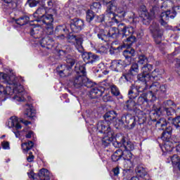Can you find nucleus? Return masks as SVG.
Instances as JSON below:
<instances>
[{"instance_id":"1","label":"nucleus","mask_w":180,"mask_h":180,"mask_svg":"<svg viewBox=\"0 0 180 180\" xmlns=\"http://www.w3.org/2000/svg\"><path fill=\"white\" fill-rule=\"evenodd\" d=\"M8 85L4 86L2 84H0V101H5V98L8 95H13V94H17L13 97V99L18 101V102H25L26 100L25 96H23L22 92H23V86L18 84V78L15 77L12 82H8Z\"/></svg>"},{"instance_id":"2","label":"nucleus","mask_w":180,"mask_h":180,"mask_svg":"<svg viewBox=\"0 0 180 180\" xmlns=\"http://www.w3.org/2000/svg\"><path fill=\"white\" fill-rule=\"evenodd\" d=\"M125 16L124 8L122 6H116V2L108 6V8L105 11V20H108L110 23L119 24L124 19Z\"/></svg>"},{"instance_id":"3","label":"nucleus","mask_w":180,"mask_h":180,"mask_svg":"<svg viewBox=\"0 0 180 180\" xmlns=\"http://www.w3.org/2000/svg\"><path fill=\"white\" fill-rule=\"evenodd\" d=\"M96 129L98 133H102L103 134H105V136L102 139V144L105 147H108L110 143H113L116 141L117 139L119 137H115V132L110 128V127H108L106 122H98L96 124Z\"/></svg>"},{"instance_id":"4","label":"nucleus","mask_w":180,"mask_h":180,"mask_svg":"<svg viewBox=\"0 0 180 180\" xmlns=\"http://www.w3.org/2000/svg\"><path fill=\"white\" fill-rule=\"evenodd\" d=\"M75 72L77 74V76L75 77L70 81V85H72L74 88H81V86H84V84L85 81H86V71L85 70V65L81 62H78L76 63L75 68Z\"/></svg>"},{"instance_id":"5","label":"nucleus","mask_w":180,"mask_h":180,"mask_svg":"<svg viewBox=\"0 0 180 180\" xmlns=\"http://www.w3.org/2000/svg\"><path fill=\"white\" fill-rule=\"evenodd\" d=\"M117 27L122 33L123 37H127L126 40L123 42L122 47H130L134 41H136V37H133L134 33V28L130 25L126 26L123 22H119Z\"/></svg>"},{"instance_id":"6","label":"nucleus","mask_w":180,"mask_h":180,"mask_svg":"<svg viewBox=\"0 0 180 180\" xmlns=\"http://www.w3.org/2000/svg\"><path fill=\"white\" fill-rule=\"evenodd\" d=\"M36 22H42L44 27V33L48 34V36H51L54 33V26H53V22H54V18L52 14L46 13V15H42L39 17V19L35 20Z\"/></svg>"},{"instance_id":"7","label":"nucleus","mask_w":180,"mask_h":180,"mask_svg":"<svg viewBox=\"0 0 180 180\" xmlns=\"http://www.w3.org/2000/svg\"><path fill=\"white\" fill-rule=\"evenodd\" d=\"M66 62L70 66L60 65L56 68V71L60 77H67V75H68L70 70H71L72 67L75 64V59L74 57L69 55L67 56Z\"/></svg>"},{"instance_id":"8","label":"nucleus","mask_w":180,"mask_h":180,"mask_svg":"<svg viewBox=\"0 0 180 180\" xmlns=\"http://www.w3.org/2000/svg\"><path fill=\"white\" fill-rule=\"evenodd\" d=\"M113 146L115 148L123 147L125 151H133V150H134V143L127 140L124 136L117 138L116 141L113 143Z\"/></svg>"},{"instance_id":"9","label":"nucleus","mask_w":180,"mask_h":180,"mask_svg":"<svg viewBox=\"0 0 180 180\" xmlns=\"http://www.w3.org/2000/svg\"><path fill=\"white\" fill-rule=\"evenodd\" d=\"M53 0H42V5L37 8V10L34 13V18L36 20L40 19V16L43 15H47L48 9H51L53 8Z\"/></svg>"},{"instance_id":"10","label":"nucleus","mask_w":180,"mask_h":180,"mask_svg":"<svg viewBox=\"0 0 180 180\" xmlns=\"http://www.w3.org/2000/svg\"><path fill=\"white\" fill-rule=\"evenodd\" d=\"M150 31L153 34V37L156 44H160L162 41V34H164V30L160 29V25L157 22H153L150 27Z\"/></svg>"},{"instance_id":"11","label":"nucleus","mask_w":180,"mask_h":180,"mask_svg":"<svg viewBox=\"0 0 180 180\" xmlns=\"http://www.w3.org/2000/svg\"><path fill=\"white\" fill-rule=\"evenodd\" d=\"M122 158L128 162V168H133L136 165L137 158L130 150H122Z\"/></svg>"},{"instance_id":"12","label":"nucleus","mask_w":180,"mask_h":180,"mask_svg":"<svg viewBox=\"0 0 180 180\" xmlns=\"http://www.w3.org/2000/svg\"><path fill=\"white\" fill-rule=\"evenodd\" d=\"M139 71H140V70L139 69V64L136 63H132L128 72V74L123 75L120 77V81H122V82H129V81H130V75H137V74H139Z\"/></svg>"},{"instance_id":"13","label":"nucleus","mask_w":180,"mask_h":180,"mask_svg":"<svg viewBox=\"0 0 180 180\" xmlns=\"http://www.w3.org/2000/svg\"><path fill=\"white\" fill-rule=\"evenodd\" d=\"M84 20L75 18L70 23V29L74 33H79L82 29H84Z\"/></svg>"},{"instance_id":"14","label":"nucleus","mask_w":180,"mask_h":180,"mask_svg":"<svg viewBox=\"0 0 180 180\" xmlns=\"http://www.w3.org/2000/svg\"><path fill=\"white\" fill-rule=\"evenodd\" d=\"M19 0H3L4 4H3V9L11 13L13 9H16L18 7V1Z\"/></svg>"},{"instance_id":"15","label":"nucleus","mask_w":180,"mask_h":180,"mask_svg":"<svg viewBox=\"0 0 180 180\" xmlns=\"http://www.w3.org/2000/svg\"><path fill=\"white\" fill-rule=\"evenodd\" d=\"M69 43H74L75 48L78 51L82 52L84 50V47L82 46V41L84 39L81 37H75L72 35L68 38Z\"/></svg>"},{"instance_id":"16","label":"nucleus","mask_w":180,"mask_h":180,"mask_svg":"<svg viewBox=\"0 0 180 180\" xmlns=\"http://www.w3.org/2000/svg\"><path fill=\"white\" fill-rule=\"evenodd\" d=\"M121 119L122 122H125L127 124L129 125V127L130 129H134V127H136V124L137 123V121L136 120V117L128 114L126 115H123Z\"/></svg>"},{"instance_id":"17","label":"nucleus","mask_w":180,"mask_h":180,"mask_svg":"<svg viewBox=\"0 0 180 180\" xmlns=\"http://www.w3.org/2000/svg\"><path fill=\"white\" fill-rule=\"evenodd\" d=\"M116 116H117V114L116 113V112L109 111L104 115V116H103L104 120L98 121V122H103L106 123V124L108 125V127H110V126H109V124H110V122H112V120L116 119Z\"/></svg>"},{"instance_id":"18","label":"nucleus","mask_w":180,"mask_h":180,"mask_svg":"<svg viewBox=\"0 0 180 180\" xmlns=\"http://www.w3.org/2000/svg\"><path fill=\"white\" fill-rule=\"evenodd\" d=\"M105 92V87H94L90 91L91 98L95 99L96 98H99Z\"/></svg>"},{"instance_id":"19","label":"nucleus","mask_w":180,"mask_h":180,"mask_svg":"<svg viewBox=\"0 0 180 180\" xmlns=\"http://www.w3.org/2000/svg\"><path fill=\"white\" fill-rule=\"evenodd\" d=\"M172 136V127L167 126L165 129V130L162 132L161 139L163 141H169V139H171Z\"/></svg>"},{"instance_id":"20","label":"nucleus","mask_w":180,"mask_h":180,"mask_svg":"<svg viewBox=\"0 0 180 180\" xmlns=\"http://www.w3.org/2000/svg\"><path fill=\"white\" fill-rule=\"evenodd\" d=\"M42 32L43 30L40 25L30 28V33L34 39H40V37H41Z\"/></svg>"},{"instance_id":"21","label":"nucleus","mask_w":180,"mask_h":180,"mask_svg":"<svg viewBox=\"0 0 180 180\" xmlns=\"http://www.w3.org/2000/svg\"><path fill=\"white\" fill-rule=\"evenodd\" d=\"M141 18L143 21V23L144 22H146V23H150V20L154 19V13L150 12V13L146 10H143L141 14Z\"/></svg>"},{"instance_id":"22","label":"nucleus","mask_w":180,"mask_h":180,"mask_svg":"<svg viewBox=\"0 0 180 180\" xmlns=\"http://www.w3.org/2000/svg\"><path fill=\"white\" fill-rule=\"evenodd\" d=\"M176 16V12L170 11H164L160 15V20H169V19H174Z\"/></svg>"},{"instance_id":"23","label":"nucleus","mask_w":180,"mask_h":180,"mask_svg":"<svg viewBox=\"0 0 180 180\" xmlns=\"http://www.w3.org/2000/svg\"><path fill=\"white\" fill-rule=\"evenodd\" d=\"M110 68L112 71H116L117 72L121 71L123 68V65H122V60H112Z\"/></svg>"},{"instance_id":"24","label":"nucleus","mask_w":180,"mask_h":180,"mask_svg":"<svg viewBox=\"0 0 180 180\" xmlns=\"http://www.w3.org/2000/svg\"><path fill=\"white\" fill-rule=\"evenodd\" d=\"M25 116H26V117H29L30 119L34 117L36 110H34V108H33V105L29 104L25 105Z\"/></svg>"},{"instance_id":"25","label":"nucleus","mask_w":180,"mask_h":180,"mask_svg":"<svg viewBox=\"0 0 180 180\" xmlns=\"http://www.w3.org/2000/svg\"><path fill=\"white\" fill-rule=\"evenodd\" d=\"M165 112L167 116H172L175 113V110L172 108H162L160 107L156 111L157 115H164Z\"/></svg>"},{"instance_id":"26","label":"nucleus","mask_w":180,"mask_h":180,"mask_svg":"<svg viewBox=\"0 0 180 180\" xmlns=\"http://www.w3.org/2000/svg\"><path fill=\"white\" fill-rule=\"evenodd\" d=\"M108 38L112 37V39H117L120 34V30H119V27H111L107 31Z\"/></svg>"},{"instance_id":"27","label":"nucleus","mask_w":180,"mask_h":180,"mask_svg":"<svg viewBox=\"0 0 180 180\" xmlns=\"http://www.w3.org/2000/svg\"><path fill=\"white\" fill-rule=\"evenodd\" d=\"M38 175L40 180H50V178L51 177V174L47 169H41Z\"/></svg>"},{"instance_id":"28","label":"nucleus","mask_w":180,"mask_h":180,"mask_svg":"<svg viewBox=\"0 0 180 180\" xmlns=\"http://www.w3.org/2000/svg\"><path fill=\"white\" fill-rule=\"evenodd\" d=\"M56 33H60V36H58V39H64L65 36L63 33H67L68 32V28L65 25H59L55 30Z\"/></svg>"},{"instance_id":"29","label":"nucleus","mask_w":180,"mask_h":180,"mask_svg":"<svg viewBox=\"0 0 180 180\" xmlns=\"http://www.w3.org/2000/svg\"><path fill=\"white\" fill-rule=\"evenodd\" d=\"M97 37H98L99 40H101V41H108V31L100 30L97 34Z\"/></svg>"},{"instance_id":"30","label":"nucleus","mask_w":180,"mask_h":180,"mask_svg":"<svg viewBox=\"0 0 180 180\" xmlns=\"http://www.w3.org/2000/svg\"><path fill=\"white\" fill-rule=\"evenodd\" d=\"M34 146V143H33V141H29L28 142L22 143L21 147L23 153H27L29 150H32V148H33Z\"/></svg>"},{"instance_id":"31","label":"nucleus","mask_w":180,"mask_h":180,"mask_svg":"<svg viewBox=\"0 0 180 180\" xmlns=\"http://www.w3.org/2000/svg\"><path fill=\"white\" fill-rule=\"evenodd\" d=\"M137 79L141 81V82H150V74H146L141 72L140 74L138 75Z\"/></svg>"},{"instance_id":"32","label":"nucleus","mask_w":180,"mask_h":180,"mask_svg":"<svg viewBox=\"0 0 180 180\" xmlns=\"http://www.w3.org/2000/svg\"><path fill=\"white\" fill-rule=\"evenodd\" d=\"M173 149L174 145L172 144V142L170 141L165 142L164 146H162V150L164 153H171Z\"/></svg>"},{"instance_id":"33","label":"nucleus","mask_w":180,"mask_h":180,"mask_svg":"<svg viewBox=\"0 0 180 180\" xmlns=\"http://www.w3.org/2000/svg\"><path fill=\"white\" fill-rule=\"evenodd\" d=\"M148 89H150V94H156L160 91V83L155 82H153L151 85L148 84Z\"/></svg>"},{"instance_id":"34","label":"nucleus","mask_w":180,"mask_h":180,"mask_svg":"<svg viewBox=\"0 0 180 180\" xmlns=\"http://www.w3.org/2000/svg\"><path fill=\"white\" fill-rule=\"evenodd\" d=\"M153 71V65L146 63L141 68L142 74H150Z\"/></svg>"},{"instance_id":"35","label":"nucleus","mask_w":180,"mask_h":180,"mask_svg":"<svg viewBox=\"0 0 180 180\" xmlns=\"http://www.w3.org/2000/svg\"><path fill=\"white\" fill-rule=\"evenodd\" d=\"M136 172L138 176H140L141 178H143V176H146L147 175V172L146 171V169L143 167L142 166H138L136 168Z\"/></svg>"},{"instance_id":"36","label":"nucleus","mask_w":180,"mask_h":180,"mask_svg":"<svg viewBox=\"0 0 180 180\" xmlns=\"http://www.w3.org/2000/svg\"><path fill=\"white\" fill-rule=\"evenodd\" d=\"M30 20V18L26 15L22 16L15 20V22L17 25H19L20 26H23L24 25H26L27 22Z\"/></svg>"},{"instance_id":"37","label":"nucleus","mask_w":180,"mask_h":180,"mask_svg":"<svg viewBox=\"0 0 180 180\" xmlns=\"http://www.w3.org/2000/svg\"><path fill=\"white\" fill-rule=\"evenodd\" d=\"M122 150L118 149L111 156V159L112 161H114V162H116L117 161H119L120 158H122Z\"/></svg>"},{"instance_id":"38","label":"nucleus","mask_w":180,"mask_h":180,"mask_svg":"<svg viewBox=\"0 0 180 180\" xmlns=\"http://www.w3.org/2000/svg\"><path fill=\"white\" fill-rule=\"evenodd\" d=\"M136 54V51L134 49L128 48L127 50L123 51V56L125 58H131V57H134V55Z\"/></svg>"},{"instance_id":"39","label":"nucleus","mask_w":180,"mask_h":180,"mask_svg":"<svg viewBox=\"0 0 180 180\" xmlns=\"http://www.w3.org/2000/svg\"><path fill=\"white\" fill-rule=\"evenodd\" d=\"M146 89H148V83L144 82L140 86H136V91L138 92V94H141L144 92V91H146Z\"/></svg>"},{"instance_id":"40","label":"nucleus","mask_w":180,"mask_h":180,"mask_svg":"<svg viewBox=\"0 0 180 180\" xmlns=\"http://www.w3.org/2000/svg\"><path fill=\"white\" fill-rule=\"evenodd\" d=\"M148 99H147V94L143 93L141 96L138 98L136 101V105H143L147 102Z\"/></svg>"},{"instance_id":"41","label":"nucleus","mask_w":180,"mask_h":180,"mask_svg":"<svg viewBox=\"0 0 180 180\" xmlns=\"http://www.w3.org/2000/svg\"><path fill=\"white\" fill-rule=\"evenodd\" d=\"M95 15H96L95 13H94L93 10H88L86 11V21L89 22V23H91V21L95 19Z\"/></svg>"},{"instance_id":"42","label":"nucleus","mask_w":180,"mask_h":180,"mask_svg":"<svg viewBox=\"0 0 180 180\" xmlns=\"http://www.w3.org/2000/svg\"><path fill=\"white\" fill-rule=\"evenodd\" d=\"M137 63L141 65H145L146 64H148V59L144 55H139L138 57Z\"/></svg>"},{"instance_id":"43","label":"nucleus","mask_w":180,"mask_h":180,"mask_svg":"<svg viewBox=\"0 0 180 180\" xmlns=\"http://www.w3.org/2000/svg\"><path fill=\"white\" fill-rule=\"evenodd\" d=\"M160 75H161V73H160V69H155L150 75V81L153 82V81Z\"/></svg>"},{"instance_id":"44","label":"nucleus","mask_w":180,"mask_h":180,"mask_svg":"<svg viewBox=\"0 0 180 180\" xmlns=\"http://www.w3.org/2000/svg\"><path fill=\"white\" fill-rule=\"evenodd\" d=\"M170 160L174 168L180 163V158L178 156V155H174L173 156H171Z\"/></svg>"},{"instance_id":"45","label":"nucleus","mask_w":180,"mask_h":180,"mask_svg":"<svg viewBox=\"0 0 180 180\" xmlns=\"http://www.w3.org/2000/svg\"><path fill=\"white\" fill-rule=\"evenodd\" d=\"M95 22H97L98 23H101L102 22H104L105 20H107L108 23H110L109 20H106V15H95L94 17Z\"/></svg>"},{"instance_id":"46","label":"nucleus","mask_w":180,"mask_h":180,"mask_svg":"<svg viewBox=\"0 0 180 180\" xmlns=\"http://www.w3.org/2000/svg\"><path fill=\"white\" fill-rule=\"evenodd\" d=\"M156 126L158 127H161L162 130H164V127L167 126V120L165 118H160L156 123Z\"/></svg>"},{"instance_id":"47","label":"nucleus","mask_w":180,"mask_h":180,"mask_svg":"<svg viewBox=\"0 0 180 180\" xmlns=\"http://www.w3.org/2000/svg\"><path fill=\"white\" fill-rule=\"evenodd\" d=\"M101 8H102V6L99 2H94L91 6V10L94 11V12H99V9H101Z\"/></svg>"},{"instance_id":"48","label":"nucleus","mask_w":180,"mask_h":180,"mask_svg":"<svg viewBox=\"0 0 180 180\" xmlns=\"http://www.w3.org/2000/svg\"><path fill=\"white\" fill-rule=\"evenodd\" d=\"M110 89H111V93L115 96H119L120 95V91H119V89L117 88V86H116V85L112 84L110 86Z\"/></svg>"},{"instance_id":"49","label":"nucleus","mask_w":180,"mask_h":180,"mask_svg":"<svg viewBox=\"0 0 180 180\" xmlns=\"http://www.w3.org/2000/svg\"><path fill=\"white\" fill-rule=\"evenodd\" d=\"M99 60V57L97 55H95L92 53H90V59L89 60V63H95V61H98Z\"/></svg>"},{"instance_id":"50","label":"nucleus","mask_w":180,"mask_h":180,"mask_svg":"<svg viewBox=\"0 0 180 180\" xmlns=\"http://www.w3.org/2000/svg\"><path fill=\"white\" fill-rule=\"evenodd\" d=\"M101 2L104 4V5H107V9H108L109 6H112L113 4H116V0H100Z\"/></svg>"},{"instance_id":"51","label":"nucleus","mask_w":180,"mask_h":180,"mask_svg":"<svg viewBox=\"0 0 180 180\" xmlns=\"http://www.w3.org/2000/svg\"><path fill=\"white\" fill-rule=\"evenodd\" d=\"M138 95L139 94L134 93V91H133V89H130L128 92V96L131 100L136 99Z\"/></svg>"},{"instance_id":"52","label":"nucleus","mask_w":180,"mask_h":180,"mask_svg":"<svg viewBox=\"0 0 180 180\" xmlns=\"http://www.w3.org/2000/svg\"><path fill=\"white\" fill-rule=\"evenodd\" d=\"M131 64V58H125L124 60H122V67H127Z\"/></svg>"},{"instance_id":"53","label":"nucleus","mask_w":180,"mask_h":180,"mask_svg":"<svg viewBox=\"0 0 180 180\" xmlns=\"http://www.w3.org/2000/svg\"><path fill=\"white\" fill-rule=\"evenodd\" d=\"M90 57H91V52H89V53L86 52L82 54V58L84 61H86L87 63H89Z\"/></svg>"},{"instance_id":"54","label":"nucleus","mask_w":180,"mask_h":180,"mask_svg":"<svg viewBox=\"0 0 180 180\" xmlns=\"http://www.w3.org/2000/svg\"><path fill=\"white\" fill-rule=\"evenodd\" d=\"M174 105V101L171 100H167L163 103V106L161 108H169V106H172Z\"/></svg>"},{"instance_id":"55","label":"nucleus","mask_w":180,"mask_h":180,"mask_svg":"<svg viewBox=\"0 0 180 180\" xmlns=\"http://www.w3.org/2000/svg\"><path fill=\"white\" fill-rule=\"evenodd\" d=\"M83 86H86L87 88H92V86H94V83H92V82L89 81V79L86 77V80L83 84Z\"/></svg>"},{"instance_id":"56","label":"nucleus","mask_w":180,"mask_h":180,"mask_svg":"<svg viewBox=\"0 0 180 180\" xmlns=\"http://www.w3.org/2000/svg\"><path fill=\"white\" fill-rule=\"evenodd\" d=\"M28 4L31 8H34V6H37L39 0H28Z\"/></svg>"},{"instance_id":"57","label":"nucleus","mask_w":180,"mask_h":180,"mask_svg":"<svg viewBox=\"0 0 180 180\" xmlns=\"http://www.w3.org/2000/svg\"><path fill=\"white\" fill-rule=\"evenodd\" d=\"M47 40H49V37H45L40 41V44L42 47H46L47 46Z\"/></svg>"},{"instance_id":"58","label":"nucleus","mask_w":180,"mask_h":180,"mask_svg":"<svg viewBox=\"0 0 180 180\" xmlns=\"http://www.w3.org/2000/svg\"><path fill=\"white\" fill-rule=\"evenodd\" d=\"M136 103L133 101H127V109L131 110L133 109V106H134Z\"/></svg>"},{"instance_id":"59","label":"nucleus","mask_w":180,"mask_h":180,"mask_svg":"<svg viewBox=\"0 0 180 180\" xmlns=\"http://www.w3.org/2000/svg\"><path fill=\"white\" fill-rule=\"evenodd\" d=\"M1 146L4 148V150H10L11 147L9 146V142L8 141H3L1 143Z\"/></svg>"},{"instance_id":"60","label":"nucleus","mask_w":180,"mask_h":180,"mask_svg":"<svg viewBox=\"0 0 180 180\" xmlns=\"http://www.w3.org/2000/svg\"><path fill=\"white\" fill-rule=\"evenodd\" d=\"M34 160V155H33V153H30L29 156L27 158V161L28 162H33Z\"/></svg>"},{"instance_id":"61","label":"nucleus","mask_w":180,"mask_h":180,"mask_svg":"<svg viewBox=\"0 0 180 180\" xmlns=\"http://www.w3.org/2000/svg\"><path fill=\"white\" fill-rule=\"evenodd\" d=\"M102 86H101L102 88H105V91L106 89H109V88H110V86H112V85L110 83L106 82H103L102 83Z\"/></svg>"},{"instance_id":"62","label":"nucleus","mask_w":180,"mask_h":180,"mask_svg":"<svg viewBox=\"0 0 180 180\" xmlns=\"http://www.w3.org/2000/svg\"><path fill=\"white\" fill-rule=\"evenodd\" d=\"M10 120L13 122V124L15 126L19 122V120H18L17 117H11L10 118Z\"/></svg>"},{"instance_id":"63","label":"nucleus","mask_w":180,"mask_h":180,"mask_svg":"<svg viewBox=\"0 0 180 180\" xmlns=\"http://www.w3.org/2000/svg\"><path fill=\"white\" fill-rule=\"evenodd\" d=\"M47 46H53L54 44V41L50 37H48V40H46Z\"/></svg>"},{"instance_id":"64","label":"nucleus","mask_w":180,"mask_h":180,"mask_svg":"<svg viewBox=\"0 0 180 180\" xmlns=\"http://www.w3.org/2000/svg\"><path fill=\"white\" fill-rule=\"evenodd\" d=\"M108 51V49L105 46H101L100 49L98 50V53L100 54H103L104 53H106Z\"/></svg>"}]
</instances>
